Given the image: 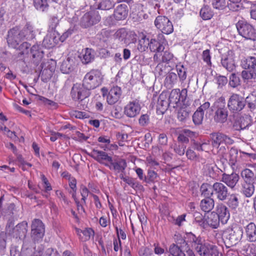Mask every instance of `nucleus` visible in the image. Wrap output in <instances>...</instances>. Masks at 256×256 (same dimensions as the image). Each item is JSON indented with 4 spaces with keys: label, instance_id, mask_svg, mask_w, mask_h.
Listing matches in <instances>:
<instances>
[{
    "label": "nucleus",
    "instance_id": "47",
    "mask_svg": "<svg viewBox=\"0 0 256 256\" xmlns=\"http://www.w3.org/2000/svg\"><path fill=\"white\" fill-rule=\"evenodd\" d=\"M59 24L58 18L56 16H52L50 20L48 32H56V28Z\"/></svg>",
    "mask_w": 256,
    "mask_h": 256
},
{
    "label": "nucleus",
    "instance_id": "17",
    "mask_svg": "<svg viewBox=\"0 0 256 256\" xmlns=\"http://www.w3.org/2000/svg\"><path fill=\"white\" fill-rule=\"evenodd\" d=\"M88 155L96 160L100 164L105 166L107 162L112 161V157L109 156L105 152L100 150L96 149H93Z\"/></svg>",
    "mask_w": 256,
    "mask_h": 256
},
{
    "label": "nucleus",
    "instance_id": "4",
    "mask_svg": "<svg viewBox=\"0 0 256 256\" xmlns=\"http://www.w3.org/2000/svg\"><path fill=\"white\" fill-rule=\"evenodd\" d=\"M243 230L242 227L235 226L226 229L223 233V237L227 244L232 246L236 245L242 239Z\"/></svg>",
    "mask_w": 256,
    "mask_h": 256
},
{
    "label": "nucleus",
    "instance_id": "7",
    "mask_svg": "<svg viewBox=\"0 0 256 256\" xmlns=\"http://www.w3.org/2000/svg\"><path fill=\"white\" fill-rule=\"evenodd\" d=\"M239 34L246 39L254 40L256 32L251 24L244 20H239L236 24Z\"/></svg>",
    "mask_w": 256,
    "mask_h": 256
},
{
    "label": "nucleus",
    "instance_id": "21",
    "mask_svg": "<svg viewBox=\"0 0 256 256\" xmlns=\"http://www.w3.org/2000/svg\"><path fill=\"white\" fill-rule=\"evenodd\" d=\"M240 176L236 173L233 172L230 174H224L222 175L221 181L226 184L230 188L234 189L238 182Z\"/></svg>",
    "mask_w": 256,
    "mask_h": 256
},
{
    "label": "nucleus",
    "instance_id": "42",
    "mask_svg": "<svg viewBox=\"0 0 256 256\" xmlns=\"http://www.w3.org/2000/svg\"><path fill=\"white\" fill-rule=\"evenodd\" d=\"M28 224L26 222H22L18 224L15 230L18 232V235L19 236H25L27 232Z\"/></svg>",
    "mask_w": 256,
    "mask_h": 256
},
{
    "label": "nucleus",
    "instance_id": "36",
    "mask_svg": "<svg viewBox=\"0 0 256 256\" xmlns=\"http://www.w3.org/2000/svg\"><path fill=\"white\" fill-rule=\"evenodd\" d=\"M148 48L150 52H162L164 50V46H162V44H161L160 42L156 40L154 38L150 40Z\"/></svg>",
    "mask_w": 256,
    "mask_h": 256
},
{
    "label": "nucleus",
    "instance_id": "45",
    "mask_svg": "<svg viewBox=\"0 0 256 256\" xmlns=\"http://www.w3.org/2000/svg\"><path fill=\"white\" fill-rule=\"evenodd\" d=\"M254 175V173L248 168H246L241 172V176L244 180V182H253Z\"/></svg>",
    "mask_w": 256,
    "mask_h": 256
},
{
    "label": "nucleus",
    "instance_id": "14",
    "mask_svg": "<svg viewBox=\"0 0 256 256\" xmlns=\"http://www.w3.org/2000/svg\"><path fill=\"white\" fill-rule=\"evenodd\" d=\"M142 108L140 102L137 99L129 102L124 106V113L130 118H134L138 115Z\"/></svg>",
    "mask_w": 256,
    "mask_h": 256
},
{
    "label": "nucleus",
    "instance_id": "2",
    "mask_svg": "<svg viewBox=\"0 0 256 256\" xmlns=\"http://www.w3.org/2000/svg\"><path fill=\"white\" fill-rule=\"evenodd\" d=\"M104 80V75L100 70L96 68L92 69L84 76L82 82L84 86L94 90L102 84Z\"/></svg>",
    "mask_w": 256,
    "mask_h": 256
},
{
    "label": "nucleus",
    "instance_id": "20",
    "mask_svg": "<svg viewBox=\"0 0 256 256\" xmlns=\"http://www.w3.org/2000/svg\"><path fill=\"white\" fill-rule=\"evenodd\" d=\"M122 94L121 88L118 86L112 87L108 92L106 97V102L112 105L116 104L119 100Z\"/></svg>",
    "mask_w": 256,
    "mask_h": 256
},
{
    "label": "nucleus",
    "instance_id": "37",
    "mask_svg": "<svg viewBox=\"0 0 256 256\" xmlns=\"http://www.w3.org/2000/svg\"><path fill=\"white\" fill-rule=\"evenodd\" d=\"M149 44V38L146 36L142 35L138 40L137 48L140 52H144L148 49Z\"/></svg>",
    "mask_w": 256,
    "mask_h": 256
},
{
    "label": "nucleus",
    "instance_id": "3",
    "mask_svg": "<svg viewBox=\"0 0 256 256\" xmlns=\"http://www.w3.org/2000/svg\"><path fill=\"white\" fill-rule=\"evenodd\" d=\"M214 110V120L218 124H223L228 120V112L226 106L225 99L220 97L214 102L212 106Z\"/></svg>",
    "mask_w": 256,
    "mask_h": 256
},
{
    "label": "nucleus",
    "instance_id": "26",
    "mask_svg": "<svg viewBox=\"0 0 256 256\" xmlns=\"http://www.w3.org/2000/svg\"><path fill=\"white\" fill-rule=\"evenodd\" d=\"M202 241V238L198 236L196 237L192 232L188 233L184 238V242L188 247H191L194 250L196 247L200 244Z\"/></svg>",
    "mask_w": 256,
    "mask_h": 256
},
{
    "label": "nucleus",
    "instance_id": "35",
    "mask_svg": "<svg viewBox=\"0 0 256 256\" xmlns=\"http://www.w3.org/2000/svg\"><path fill=\"white\" fill-rule=\"evenodd\" d=\"M200 15L203 20H209L213 16L214 12L208 6L204 5L200 10Z\"/></svg>",
    "mask_w": 256,
    "mask_h": 256
},
{
    "label": "nucleus",
    "instance_id": "57",
    "mask_svg": "<svg viewBox=\"0 0 256 256\" xmlns=\"http://www.w3.org/2000/svg\"><path fill=\"white\" fill-rule=\"evenodd\" d=\"M127 32L124 28H120L114 34V38L118 39L120 41H124L127 36Z\"/></svg>",
    "mask_w": 256,
    "mask_h": 256
},
{
    "label": "nucleus",
    "instance_id": "13",
    "mask_svg": "<svg viewBox=\"0 0 256 256\" xmlns=\"http://www.w3.org/2000/svg\"><path fill=\"white\" fill-rule=\"evenodd\" d=\"M200 256H216L218 254L217 248L214 244L202 243V240L195 248Z\"/></svg>",
    "mask_w": 256,
    "mask_h": 256
},
{
    "label": "nucleus",
    "instance_id": "12",
    "mask_svg": "<svg viewBox=\"0 0 256 256\" xmlns=\"http://www.w3.org/2000/svg\"><path fill=\"white\" fill-rule=\"evenodd\" d=\"M212 144L213 147L218 148L220 145L226 146L232 144L234 141L228 136L222 132H214L210 134Z\"/></svg>",
    "mask_w": 256,
    "mask_h": 256
},
{
    "label": "nucleus",
    "instance_id": "50",
    "mask_svg": "<svg viewBox=\"0 0 256 256\" xmlns=\"http://www.w3.org/2000/svg\"><path fill=\"white\" fill-rule=\"evenodd\" d=\"M204 112L200 110H196L192 116V120L194 124L200 125L202 123Z\"/></svg>",
    "mask_w": 256,
    "mask_h": 256
},
{
    "label": "nucleus",
    "instance_id": "5",
    "mask_svg": "<svg viewBox=\"0 0 256 256\" xmlns=\"http://www.w3.org/2000/svg\"><path fill=\"white\" fill-rule=\"evenodd\" d=\"M90 90V88L84 86L83 82L82 84H76L72 88L70 96L74 100L82 102L90 96L91 94Z\"/></svg>",
    "mask_w": 256,
    "mask_h": 256
},
{
    "label": "nucleus",
    "instance_id": "43",
    "mask_svg": "<svg viewBox=\"0 0 256 256\" xmlns=\"http://www.w3.org/2000/svg\"><path fill=\"white\" fill-rule=\"evenodd\" d=\"M227 204L232 209H236L239 204L238 196L236 194H232L228 198Z\"/></svg>",
    "mask_w": 256,
    "mask_h": 256
},
{
    "label": "nucleus",
    "instance_id": "61",
    "mask_svg": "<svg viewBox=\"0 0 256 256\" xmlns=\"http://www.w3.org/2000/svg\"><path fill=\"white\" fill-rule=\"evenodd\" d=\"M124 182L134 189H136L140 186L139 182L135 178L131 177L128 176L127 178H125Z\"/></svg>",
    "mask_w": 256,
    "mask_h": 256
},
{
    "label": "nucleus",
    "instance_id": "23",
    "mask_svg": "<svg viewBox=\"0 0 256 256\" xmlns=\"http://www.w3.org/2000/svg\"><path fill=\"white\" fill-rule=\"evenodd\" d=\"M216 212L218 218L222 224L227 222L230 216V214L227 207L222 204H218L216 206Z\"/></svg>",
    "mask_w": 256,
    "mask_h": 256
},
{
    "label": "nucleus",
    "instance_id": "6",
    "mask_svg": "<svg viewBox=\"0 0 256 256\" xmlns=\"http://www.w3.org/2000/svg\"><path fill=\"white\" fill-rule=\"evenodd\" d=\"M24 40V35L21 32V29L16 26L8 32L6 40L9 46L16 48L19 44Z\"/></svg>",
    "mask_w": 256,
    "mask_h": 256
},
{
    "label": "nucleus",
    "instance_id": "34",
    "mask_svg": "<svg viewBox=\"0 0 256 256\" xmlns=\"http://www.w3.org/2000/svg\"><path fill=\"white\" fill-rule=\"evenodd\" d=\"M30 46V44L28 42H23L20 46V50L22 49L23 48H25L24 50H20L16 54H14L13 56V58L14 60H22L24 59V58L26 55L28 53V49Z\"/></svg>",
    "mask_w": 256,
    "mask_h": 256
},
{
    "label": "nucleus",
    "instance_id": "16",
    "mask_svg": "<svg viewBox=\"0 0 256 256\" xmlns=\"http://www.w3.org/2000/svg\"><path fill=\"white\" fill-rule=\"evenodd\" d=\"M214 194L216 198L220 201H224L228 196V188L220 182H216L214 184Z\"/></svg>",
    "mask_w": 256,
    "mask_h": 256
},
{
    "label": "nucleus",
    "instance_id": "33",
    "mask_svg": "<svg viewBox=\"0 0 256 256\" xmlns=\"http://www.w3.org/2000/svg\"><path fill=\"white\" fill-rule=\"evenodd\" d=\"M21 32L24 35V40H32L34 37V28L29 23H27L24 28L21 30Z\"/></svg>",
    "mask_w": 256,
    "mask_h": 256
},
{
    "label": "nucleus",
    "instance_id": "49",
    "mask_svg": "<svg viewBox=\"0 0 256 256\" xmlns=\"http://www.w3.org/2000/svg\"><path fill=\"white\" fill-rule=\"evenodd\" d=\"M186 156L188 160H196L198 162H201L202 163H204L205 160L200 158L196 153L192 149L188 148L186 152Z\"/></svg>",
    "mask_w": 256,
    "mask_h": 256
},
{
    "label": "nucleus",
    "instance_id": "52",
    "mask_svg": "<svg viewBox=\"0 0 256 256\" xmlns=\"http://www.w3.org/2000/svg\"><path fill=\"white\" fill-rule=\"evenodd\" d=\"M82 234H80V238L82 241H86L88 240L90 236L94 234V230L90 228H85L84 230H80Z\"/></svg>",
    "mask_w": 256,
    "mask_h": 256
},
{
    "label": "nucleus",
    "instance_id": "29",
    "mask_svg": "<svg viewBox=\"0 0 256 256\" xmlns=\"http://www.w3.org/2000/svg\"><path fill=\"white\" fill-rule=\"evenodd\" d=\"M214 200L212 198H204L200 204V210L206 212H209L214 208Z\"/></svg>",
    "mask_w": 256,
    "mask_h": 256
},
{
    "label": "nucleus",
    "instance_id": "41",
    "mask_svg": "<svg viewBox=\"0 0 256 256\" xmlns=\"http://www.w3.org/2000/svg\"><path fill=\"white\" fill-rule=\"evenodd\" d=\"M52 40V33L48 32L43 40L42 46L47 48H54L55 46V43Z\"/></svg>",
    "mask_w": 256,
    "mask_h": 256
},
{
    "label": "nucleus",
    "instance_id": "56",
    "mask_svg": "<svg viewBox=\"0 0 256 256\" xmlns=\"http://www.w3.org/2000/svg\"><path fill=\"white\" fill-rule=\"evenodd\" d=\"M238 150L236 148H232L229 152V160L230 164L232 166L234 165L238 158Z\"/></svg>",
    "mask_w": 256,
    "mask_h": 256
},
{
    "label": "nucleus",
    "instance_id": "11",
    "mask_svg": "<svg viewBox=\"0 0 256 256\" xmlns=\"http://www.w3.org/2000/svg\"><path fill=\"white\" fill-rule=\"evenodd\" d=\"M244 106L245 101L244 98L238 94H232L228 102V107L233 113H237L241 111Z\"/></svg>",
    "mask_w": 256,
    "mask_h": 256
},
{
    "label": "nucleus",
    "instance_id": "8",
    "mask_svg": "<svg viewBox=\"0 0 256 256\" xmlns=\"http://www.w3.org/2000/svg\"><path fill=\"white\" fill-rule=\"evenodd\" d=\"M45 232V227L42 221L34 219L31 225V238L34 242H38L43 238Z\"/></svg>",
    "mask_w": 256,
    "mask_h": 256
},
{
    "label": "nucleus",
    "instance_id": "44",
    "mask_svg": "<svg viewBox=\"0 0 256 256\" xmlns=\"http://www.w3.org/2000/svg\"><path fill=\"white\" fill-rule=\"evenodd\" d=\"M169 252L172 256H184V252L176 244H171L169 248Z\"/></svg>",
    "mask_w": 256,
    "mask_h": 256
},
{
    "label": "nucleus",
    "instance_id": "24",
    "mask_svg": "<svg viewBox=\"0 0 256 256\" xmlns=\"http://www.w3.org/2000/svg\"><path fill=\"white\" fill-rule=\"evenodd\" d=\"M170 102L166 95H160L156 104V110L158 114H164L168 110Z\"/></svg>",
    "mask_w": 256,
    "mask_h": 256
},
{
    "label": "nucleus",
    "instance_id": "15",
    "mask_svg": "<svg viewBox=\"0 0 256 256\" xmlns=\"http://www.w3.org/2000/svg\"><path fill=\"white\" fill-rule=\"evenodd\" d=\"M188 91L186 88L182 89L181 91L180 89L172 90L170 94L168 100L170 103L176 104L178 106V104H185V101L187 97Z\"/></svg>",
    "mask_w": 256,
    "mask_h": 256
},
{
    "label": "nucleus",
    "instance_id": "51",
    "mask_svg": "<svg viewBox=\"0 0 256 256\" xmlns=\"http://www.w3.org/2000/svg\"><path fill=\"white\" fill-rule=\"evenodd\" d=\"M230 3H228V6L229 8L233 11H237L242 8V0H228Z\"/></svg>",
    "mask_w": 256,
    "mask_h": 256
},
{
    "label": "nucleus",
    "instance_id": "18",
    "mask_svg": "<svg viewBox=\"0 0 256 256\" xmlns=\"http://www.w3.org/2000/svg\"><path fill=\"white\" fill-rule=\"evenodd\" d=\"M221 64L228 72H232L235 68V63L232 52L228 51L226 54L222 56Z\"/></svg>",
    "mask_w": 256,
    "mask_h": 256
},
{
    "label": "nucleus",
    "instance_id": "53",
    "mask_svg": "<svg viewBox=\"0 0 256 256\" xmlns=\"http://www.w3.org/2000/svg\"><path fill=\"white\" fill-rule=\"evenodd\" d=\"M245 104L247 103L248 107L251 110H253L256 108V98L252 94L248 96L245 100Z\"/></svg>",
    "mask_w": 256,
    "mask_h": 256
},
{
    "label": "nucleus",
    "instance_id": "58",
    "mask_svg": "<svg viewBox=\"0 0 256 256\" xmlns=\"http://www.w3.org/2000/svg\"><path fill=\"white\" fill-rule=\"evenodd\" d=\"M174 58L172 54L168 51H165L162 56V62L169 64L171 62H174Z\"/></svg>",
    "mask_w": 256,
    "mask_h": 256
},
{
    "label": "nucleus",
    "instance_id": "27",
    "mask_svg": "<svg viewBox=\"0 0 256 256\" xmlns=\"http://www.w3.org/2000/svg\"><path fill=\"white\" fill-rule=\"evenodd\" d=\"M114 14L116 20H120L125 19L128 14V6L124 4L118 5L115 9Z\"/></svg>",
    "mask_w": 256,
    "mask_h": 256
},
{
    "label": "nucleus",
    "instance_id": "9",
    "mask_svg": "<svg viewBox=\"0 0 256 256\" xmlns=\"http://www.w3.org/2000/svg\"><path fill=\"white\" fill-rule=\"evenodd\" d=\"M100 19L101 16L98 11L90 10L84 14L80 18V24L81 26L86 28L98 24Z\"/></svg>",
    "mask_w": 256,
    "mask_h": 256
},
{
    "label": "nucleus",
    "instance_id": "48",
    "mask_svg": "<svg viewBox=\"0 0 256 256\" xmlns=\"http://www.w3.org/2000/svg\"><path fill=\"white\" fill-rule=\"evenodd\" d=\"M171 148L174 149V152L180 156H183L185 153L186 146L182 143L174 144Z\"/></svg>",
    "mask_w": 256,
    "mask_h": 256
},
{
    "label": "nucleus",
    "instance_id": "10",
    "mask_svg": "<svg viewBox=\"0 0 256 256\" xmlns=\"http://www.w3.org/2000/svg\"><path fill=\"white\" fill-rule=\"evenodd\" d=\"M154 24L156 27L163 34H169L174 31L172 22L165 16H158L154 20Z\"/></svg>",
    "mask_w": 256,
    "mask_h": 256
},
{
    "label": "nucleus",
    "instance_id": "64",
    "mask_svg": "<svg viewBox=\"0 0 256 256\" xmlns=\"http://www.w3.org/2000/svg\"><path fill=\"white\" fill-rule=\"evenodd\" d=\"M177 75L174 72H170L168 74V76L166 78V82L170 84H174L176 82L177 80Z\"/></svg>",
    "mask_w": 256,
    "mask_h": 256
},
{
    "label": "nucleus",
    "instance_id": "39",
    "mask_svg": "<svg viewBox=\"0 0 256 256\" xmlns=\"http://www.w3.org/2000/svg\"><path fill=\"white\" fill-rule=\"evenodd\" d=\"M114 4L111 0H102L97 5V9L108 10L114 7Z\"/></svg>",
    "mask_w": 256,
    "mask_h": 256
},
{
    "label": "nucleus",
    "instance_id": "60",
    "mask_svg": "<svg viewBox=\"0 0 256 256\" xmlns=\"http://www.w3.org/2000/svg\"><path fill=\"white\" fill-rule=\"evenodd\" d=\"M158 177V174L156 172L148 170V176H146V180H145V182L147 183L154 182Z\"/></svg>",
    "mask_w": 256,
    "mask_h": 256
},
{
    "label": "nucleus",
    "instance_id": "55",
    "mask_svg": "<svg viewBox=\"0 0 256 256\" xmlns=\"http://www.w3.org/2000/svg\"><path fill=\"white\" fill-rule=\"evenodd\" d=\"M190 112L184 108H181L178 113V118L180 122H185L190 116Z\"/></svg>",
    "mask_w": 256,
    "mask_h": 256
},
{
    "label": "nucleus",
    "instance_id": "19",
    "mask_svg": "<svg viewBox=\"0 0 256 256\" xmlns=\"http://www.w3.org/2000/svg\"><path fill=\"white\" fill-rule=\"evenodd\" d=\"M244 222L246 220H242V224L244 227L246 234L248 240L250 242H256V225L253 222H250L246 224L245 226Z\"/></svg>",
    "mask_w": 256,
    "mask_h": 256
},
{
    "label": "nucleus",
    "instance_id": "28",
    "mask_svg": "<svg viewBox=\"0 0 256 256\" xmlns=\"http://www.w3.org/2000/svg\"><path fill=\"white\" fill-rule=\"evenodd\" d=\"M80 58L84 64L92 62L94 58V52L92 48H86L82 50Z\"/></svg>",
    "mask_w": 256,
    "mask_h": 256
},
{
    "label": "nucleus",
    "instance_id": "30",
    "mask_svg": "<svg viewBox=\"0 0 256 256\" xmlns=\"http://www.w3.org/2000/svg\"><path fill=\"white\" fill-rule=\"evenodd\" d=\"M74 60L71 58H68L64 60L60 66V70L63 74H69L74 70Z\"/></svg>",
    "mask_w": 256,
    "mask_h": 256
},
{
    "label": "nucleus",
    "instance_id": "54",
    "mask_svg": "<svg viewBox=\"0 0 256 256\" xmlns=\"http://www.w3.org/2000/svg\"><path fill=\"white\" fill-rule=\"evenodd\" d=\"M212 5L215 9L222 10L226 6V0H210Z\"/></svg>",
    "mask_w": 256,
    "mask_h": 256
},
{
    "label": "nucleus",
    "instance_id": "59",
    "mask_svg": "<svg viewBox=\"0 0 256 256\" xmlns=\"http://www.w3.org/2000/svg\"><path fill=\"white\" fill-rule=\"evenodd\" d=\"M150 123V116L148 114H142L138 119V124L142 126H146Z\"/></svg>",
    "mask_w": 256,
    "mask_h": 256
},
{
    "label": "nucleus",
    "instance_id": "46",
    "mask_svg": "<svg viewBox=\"0 0 256 256\" xmlns=\"http://www.w3.org/2000/svg\"><path fill=\"white\" fill-rule=\"evenodd\" d=\"M176 68L180 81L184 82L186 78V68L182 64L176 65Z\"/></svg>",
    "mask_w": 256,
    "mask_h": 256
},
{
    "label": "nucleus",
    "instance_id": "40",
    "mask_svg": "<svg viewBox=\"0 0 256 256\" xmlns=\"http://www.w3.org/2000/svg\"><path fill=\"white\" fill-rule=\"evenodd\" d=\"M30 53L34 58L39 61L43 56V52L39 48V46L34 45L30 48Z\"/></svg>",
    "mask_w": 256,
    "mask_h": 256
},
{
    "label": "nucleus",
    "instance_id": "22",
    "mask_svg": "<svg viewBox=\"0 0 256 256\" xmlns=\"http://www.w3.org/2000/svg\"><path fill=\"white\" fill-rule=\"evenodd\" d=\"M105 166L108 167L111 170L120 172L124 170L127 164L126 160L124 159L113 160L112 158V161H110L108 164H106Z\"/></svg>",
    "mask_w": 256,
    "mask_h": 256
},
{
    "label": "nucleus",
    "instance_id": "25",
    "mask_svg": "<svg viewBox=\"0 0 256 256\" xmlns=\"http://www.w3.org/2000/svg\"><path fill=\"white\" fill-rule=\"evenodd\" d=\"M220 220L216 212H212L208 214L205 218L204 221L203 222L204 226L206 224L210 226L212 228H216L219 226Z\"/></svg>",
    "mask_w": 256,
    "mask_h": 256
},
{
    "label": "nucleus",
    "instance_id": "32",
    "mask_svg": "<svg viewBox=\"0 0 256 256\" xmlns=\"http://www.w3.org/2000/svg\"><path fill=\"white\" fill-rule=\"evenodd\" d=\"M242 192L248 198L252 196L254 192V186L253 182H244L242 184Z\"/></svg>",
    "mask_w": 256,
    "mask_h": 256
},
{
    "label": "nucleus",
    "instance_id": "31",
    "mask_svg": "<svg viewBox=\"0 0 256 256\" xmlns=\"http://www.w3.org/2000/svg\"><path fill=\"white\" fill-rule=\"evenodd\" d=\"M200 194L204 198H211L214 195V184L203 183L200 188Z\"/></svg>",
    "mask_w": 256,
    "mask_h": 256
},
{
    "label": "nucleus",
    "instance_id": "38",
    "mask_svg": "<svg viewBox=\"0 0 256 256\" xmlns=\"http://www.w3.org/2000/svg\"><path fill=\"white\" fill-rule=\"evenodd\" d=\"M35 8L40 12H45L48 10V4L47 0H33Z\"/></svg>",
    "mask_w": 256,
    "mask_h": 256
},
{
    "label": "nucleus",
    "instance_id": "63",
    "mask_svg": "<svg viewBox=\"0 0 256 256\" xmlns=\"http://www.w3.org/2000/svg\"><path fill=\"white\" fill-rule=\"evenodd\" d=\"M40 75L42 80L44 82H46L51 78L52 72L47 69H44L41 70Z\"/></svg>",
    "mask_w": 256,
    "mask_h": 256
},
{
    "label": "nucleus",
    "instance_id": "62",
    "mask_svg": "<svg viewBox=\"0 0 256 256\" xmlns=\"http://www.w3.org/2000/svg\"><path fill=\"white\" fill-rule=\"evenodd\" d=\"M229 84L233 88L240 84V78L235 74L232 73L230 76Z\"/></svg>",
    "mask_w": 256,
    "mask_h": 256
},
{
    "label": "nucleus",
    "instance_id": "1",
    "mask_svg": "<svg viewBox=\"0 0 256 256\" xmlns=\"http://www.w3.org/2000/svg\"><path fill=\"white\" fill-rule=\"evenodd\" d=\"M242 66L245 69L241 73V76L244 82L252 80L256 82V58L248 56L242 61Z\"/></svg>",
    "mask_w": 256,
    "mask_h": 256
}]
</instances>
